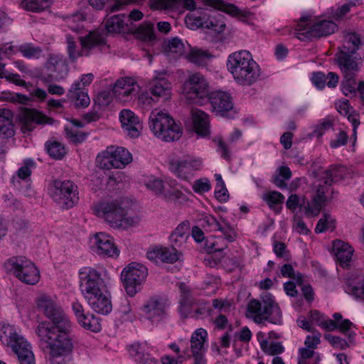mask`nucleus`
Here are the masks:
<instances>
[{
    "mask_svg": "<svg viewBox=\"0 0 364 364\" xmlns=\"http://www.w3.org/2000/svg\"><path fill=\"white\" fill-rule=\"evenodd\" d=\"M80 289L90 309L107 315L112 310V294L108 289L111 277L105 269L84 267L80 271Z\"/></svg>",
    "mask_w": 364,
    "mask_h": 364,
    "instance_id": "nucleus-1",
    "label": "nucleus"
},
{
    "mask_svg": "<svg viewBox=\"0 0 364 364\" xmlns=\"http://www.w3.org/2000/svg\"><path fill=\"white\" fill-rule=\"evenodd\" d=\"M36 332L40 341L46 344L52 360L70 354L74 348L75 336L70 318L56 324L48 321L39 323Z\"/></svg>",
    "mask_w": 364,
    "mask_h": 364,
    "instance_id": "nucleus-2",
    "label": "nucleus"
},
{
    "mask_svg": "<svg viewBox=\"0 0 364 364\" xmlns=\"http://www.w3.org/2000/svg\"><path fill=\"white\" fill-rule=\"evenodd\" d=\"M226 65L235 81L240 85L251 86L260 78L259 65L247 50H242L229 55Z\"/></svg>",
    "mask_w": 364,
    "mask_h": 364,
    "instance_id": "nucleus-3",
    "label": "nucleus"
},
{
    "mask_svg": "<svg viewBox=\"0 0 364 364\" xmlns=\"http://www.w3.org/2000/svg\"><path fill=\"white\" fill-rule=\"evenodd\" d=\"M362 45L359 34L355 32L346 33L343 44L338 46L335 55V62L341 74L359 73L362 58L358 51Z\"/></svg>",
    "mask_w": 364,
    "mask_h": 364,
    "instance_id": "nucleus-4",
    "label": "nucleus"
},
{
    "mask_svg": "<svg viewBox=\"0 0 364 364\" xmlns=\"http://www.w3.org/2000/svg\"><path fill=\"white\" fill-rule=\"evenodd\" d=\"M0 342L12 350L19 364L36 363L32 346L19 327L6 322L0 323Z\"/></svg>",
    "mask_w": 364,
    "mask_h": 364,
    "instance_id": "nucleus-5",
    "label": "nucleus"
},
{
    "mask_svg": "<svg viewBox=\"0 0 364 364\" xmlns=\"http://www.w3.org/2000/svg\"><path fill=\"white\" fill-rule=\"evenodd\" d=\"M107 12L100 27L80 38V45L86 56H89L95 49L106 51L109 48L107 38L114 33V15L112 14L114 12V5L109 7Z\"/></svg>",
    "mask_w": 364,
    "mask_h": 364,
    "instance_id": "nucleus-6",
    "label": "nucleus"
},
{
    "mask_svg": "<svg viewBox=\"0 0 364 364\" xmlns=\"http://www.w3.org/2000/svg\"><path fill=\"white\" fill-rule=\"evenodd\" d=\"M246 316L252 318L256 323H261L264 321L276 325L282 323L281 309L272 296L263 298L262 303L255 299H251L247 306Z\"/></svg>",
    "mask_w": 364,
    "mask_h": 364,
    "instance_id": "nucleus-7",
    "label": "nucleus"
},
{
    "mask_svg": "<svg viewBox=\"0 0 364 364\" xmlns=\"http://www.w3.org/2000/svg\"><path fill=\"white\" fill-rule=\"evenodd\" d=\"M149 127L156 137L167 142L178 140L183 133L179 124L169 114L161 112H151Z\"/></svg>",
    "mask_w": 364,
    "mask_h": 364,
    "instance_id": "nucleus-8",
    "label": "nucleus"
},
{
    "mask_svg": "<svg viewBox=\"0 0 364 364\" xmlns=\"http://www.w3.org/2000/svg\"><path fill=\"white\" fill-rule=\"evenodd\" d=\"M4 267L7 272L26 284L35 285L40 280L39 269L23 256L11 257L5 262Z\"/></svg>",
    "mask_w": 364,
    "mask_h": 364,
    "instance_id": "nucleus-9",
    "label": "nucleus"
},
{
    "mask_svg": "<svg viewBox=\"0 0 364 364\" xmlns=\"http://www.w3.org/2000/svg\"><path fill=\"white\" fill-rule=\"evenodd\" d=\"M340 177L339 170L336 168L323 171L321 179L316 186V194L312 198V203L306 201V205H303L304 213L307 215L315 216L319 213L326 202V193L329 191L333 183L337 181Z\"/></svg>",
    "mask_w": 364,
    "mask_h": 364,
    "instance_id": "nucleus-10",
    "label": "nucleus"
},
{
    "mask_svg": "<svg viewBox=\"0 0 364 364\" xmlns=\"http://www.w3.org/2000/svg\"><path fill=\"white\" fill-rule=\"evenodd\" d=\"M336 29L337 25L333 21L324 19L312 23L308 17H301L296 26V37L300 40L326 36Z\"/></svg>",
    "mask_w": 364,
    "mask_h": 364,
    "instance_id": "nucleus-11",
    "label": "nucleus"
},
{
    "mask_svg": "<svg viewBox=\"0 0 364 364\" xmlns=\"http://www.w3.org/2000/svg\"><path fill=\"white\" fill-rule=\"evenodd\" d=\"M50 196L63 208H73L78 202L77 186L71 181L55 180L48 188Z\"/></svg>",
    "mask_w": 364,
    "mask_h": 364,
    "instance_id": "nucleus-12",
    "label": "nucleus"
},
{
    "mask_svg": "<svg viewBox=\"0 0 364 364\" xmlns=\"http://www.w3.org/2000/svg\"><path fill=\"white\" fill-rule=\"evenodd\" d=\"M147 275V268L136 262H131L123 269L121 273V280L129 296H134L141 291Z\"/></svg>",
    "mask_w": 364,
    "mask_h": 364,
    "instance_id": "nucleus-13",
    "label": "nucleus"
},
{
    "mask_svg": "<svg viewBox=\"0 0 364 364\" xmlns=\"http://www.w3.org/2000/svg\"><path fill=\"white\" fill-rule=\"evenodd\" d=\"M210 86L206 78L200 73L191 75L183 85V94L191 103L203 105L208 100Z\"/></svg>",
    "mask_w": 364,
    "mask_h": 364,
    "instance_id": "nucleus-14",
    "label": "nucleus"
},
{
    "mask_svg": "<svg viewBox=\"0 0 364 364\" xmlns=\"http://www.w3.org/2000/svg\"><path fill=\"white\" fill-rule=\"evenodd\" d=\"M115 227L127 229L137 223L136 204L127 198L122 197L115 200Z\"/></svg>",
    "mask_w": 364,
    "mask_h": 364,
    "instance_id": "nucleus-15",
    "label": "nucleus"
},
{
    "mask_svg": "<svg viewBox=\"0 0 364 364\" xmlns=\"http://www.w3.org/2000/svg\"><path fill=\"white\" fill-rule=\"evenodd\" d=\"M201 166V160L191 157L171 159L168 163V170L178 178L185 181H189Z\"/></svg>",
    "mask_w": 364,
    "mask_h": 364,
    "instance_id": "nucleus-16",
    "label": "nucleus"
},
{
    "mask_svg": "<svg viewBox=\"0 0 364 364\" xmlns=\"http://www.w3.org/2000/svg\"><path fill=\"white\" fill-rule=\"evenodd\" d=\"M36 303L38 309L43 312L52 321L51 324H56L70 318L56 301L46 294L39 295L36 299Z\"/></svg>",
    "mask_w": 364,
    "mask_h": 364,
    "instance_id": "nucleus-17",
    "label": "nucleus"
},
{
    "mask_svg": "<svg viewBox=\"0 0 364 364\" xmlns=\"http://www.w3.org/2000/svg\"><path fill=\"white\" fill-rule=\"evenodd\" d=\"M208 333L204 328L196 329L191 337V354L187 355V358L193 360L192 364H206L205 353L207 346Z\"/></svg>",
    "mask_w": 364,
    "mask_h": 364,
    "instance_id": "nucleus-18",
    "label": "nucleus"
},
{
    "mask_svg": "<svg viewBox=\"0 0 364 364\" xmlns=\"http://www.w3.org/2000/svg\"><path fill=\"white\" fill-rule=\"evenodd\" d=\"M46 68L53 73L55 81L65 80L69 72V66L66 58L60 53H51L45 63Z\"/></svg>",
    "mask_w": 364,
    "mask_h": 364,
    "instance_id": "nucleus-19",
    "label": "nucleus"
},
{
    "mask_svg": "<svg viewBox=\"0 0 364 364\" xmlns=\"http://www.w3.org/2000/svg\"><path fill=\"white\" fill-rule=\"evenodd\" d=\"M168 299L165 296L155 295L150 297L143 306V311L149 319H162L167 313Z\"/></svg>",
    "mask_w": 364,
    "mask_h": 364,
    "instance_id": "nucleus-20",
    "label": "nucleus"
},
{
    "mask_svg": "<svg viewBox=\"0 0 364 364\" xmlns=\"http://www.w3.org/2000/svg\"><path fill=\"white\" fill-rule=\"evenodd\" d=\"M92 249L102 257H112L114 255V239L112 235L100 232L91 238Z\"/></svg>",
    "mask_w": 364,
    "mask_h": 364,
    "instance_id": "nucleus-21",
    "label": "nucleus"
},
{
    "mask_svg": "<svg viewBox=\"0 0 364 364\" xmlns=\"http://www.w3.org/2000/svg\"><path fill=\"white\" fill-rule=\"evenodd\" d=\"M19 119L23 133L33 131L37 124H49L51 120L41 112L32 109H23L20 114Z\"/></svg>",
    "mask_w": 364,
    "mask_h": 364,
    "instance_id": "nucleus-22",
    "label": "nucleus"
},
{
    "mask_svg": "<svg viewBox=\"0 0 364 364\" xmlns=\"http://www.w3.org/2000/svg\"><path fill=\"white\" fill-rule=\"evenodd\" d=\"M208 100L210 102L213 110L222 116L233 108L232 97L227 92L221 90L211 92L208 97Z\"/></svg>",
    "mask_w": 364,
    "mask_h": 364,
    "instance_id": "nucleus-23",
    "label": "nucleus"
},
{
    "mask_svg": "<svg viewBox=\"0 0 364 364\" xmlns=\"http://www.w3.org/2000/svg\"><path fill=\"white\" fill-rule=\"evenodd\" d=\"M72 309L77 318L78 323L83 328L93 332L101 331L100 319L93 314L84 312V307L79 301H75L72 304Z\"/></svg>",
    "mask_w": 364,
    "mask_h": 364,
    "instance_id": "nucleus-24",
    "label": "nucleus"
},
{
    "mask_svg": "<svg viewBox=\"0 0 364 364\" xmlns=\"http://www.w3.org/2000/svg\"><path fill=\"white\" fill-rule=\"evenodd\" d=\"M149 260L159 262L173 264L178 260L179 252L174 247H166L161 245L149 248L146 252Z\"/></svg>",
    "mask_w": 364,
    "mask_h": 364,
    "instance_id": "nucleus-25",
    "label": "nucleus"
},
{
    "mask_svg": "<svg viewBox=\"0 0 364 364\" xmlns=\"http://www.w3.org/2000/svg\"><path fill=\"white\" fill-rule=\"evenodd\" d=\"M122 127L127 132L129 136L136 138L139 136L141 124L139 117L130 109H124L119 113Z\"/></svg>",
    "mask_w": 364,
    "mask_h": 364,
    "instance_id": "nucleus-26",
    "label": "nucleus"
},
{
    "mask_svg": "<svg viewBox=\"0 0 364 364\" xmlns=\"http://www.w3.org/2000/svg\"><path fill=\"white\" fill-rule=\"evenodd\" d=\"M134 85L135 81L132 77L118 79L115 82V101L124 103L131 100L135 92Z\"/></svg>",
    "mask_w": 364,
    "mask_h": 364,
    "instance_id": "nucleus-27",
    "label": "nucleus"
},
{
    "mask_svg": "<svg viewBox=\"0 0 364 364\" xmlns=\"http://www.w3.org/2000/svg\"><path fill=\"white\" fill-rule=\"evenodd\" d=\"M94 214L109 225L114 224V198L109 196L95 203L92 206Z\"/></svg>",
    "mask_w": 364,
    "mask_h": 364,
    "instance_id": "nucleus-28",
    "label": "nucleus"
},
{
    "mask_svg": "<svg viewBox=\"0 0 364 364\" xmlns=\"http://www.w3.org/2000/svg\"><path fill=\"white\" fill-rule=\"evenodd\" d=\"M333 252L340 266L343 268L349 267L354 250L348 243L336 240L333 242Z\"/></svg>",
    "mask_w": 364,
    "mask_h": 364,
    "instance_id": "nucleus-29",
    "label": "nucleus"
},
{
    "mask_svg": "<svg viewBox=\"0 0 364 364\" xmlns=\"http://www.w3.org/2000/svg\"><path fill=\"white\" fill-rule=\"evenodd\" d=\"M171 83L164 77L156 78L151 82L149 91L151 95L150 99L158 101L160 98L167 100L171 97Z\"/></svg>",
    "mask_w": 364,
    "mask_h": 364,
    "instance_id": "nucleus-30",
    "label": "nucleus"
},
{
    "mask_svg": "<svg viewBox=\"0 0 364 364\" xmlns=\"http://www.w3.org/2000/svg\"><path fill=\"white\" fill-rule=\"evenodd\" d=\"M151 9L156 10H175L183 6L188 10L196 9V2L193 0H150Z\"/></svg>",
    "mask_w": 364,
    "mask_h": 364,
    "instance_id": "nucleus-31",
    "label": "nucleus"
},
{
    "mask_svg": "<svg viewBox=\"0 0 364 364\" xmlns=\"http://www.w3.org/2000/svg\"><path fill=\"white\" fill-rule=\"evenodd\" d=\"M78 84L73 83L68 90L67 97L69 100L73 102L77 108L87 107L90 104V99L87 90L77 87Z\"/></svg>",
    "mask_w": 364,
    "mask_h": 364,
    "instance_id": "nucleus-32",
    "label": "nucleus"
},
{
    "mask_svg": "<svg viewBox=\"0 0 364 364\" xmlns=\"http://www.w3.org/2000/svg\"><path fill=\"white\" fill-rule=\"evenodd\" d=\"M13 112L9 109H0V136L11 137L14 135Z\"/></svg>",
    "mask_w": 364,
    "mask_h": 364,
    "instance_id": "nucleus-33",
    "label": "nucleus"
},
{
    "mask_svg": "<svg viewBox=\"0 0 364 364\" xmlns=\"http://www.w3.org/2000/svg\"><path fill=\"white\" fill-rule=\"evenodd\" d=\"M358 73L341 74L342 80L341 82V90L343 94L346 96L353 95L357 92L358 83L356 77Z\"/></svg>",
    "mask_w": 364,
    "mask_h": 364,
    "instance_id": "nucleus-34",
    "label": "nucleus"
},
{
    "mask_svg": "<svg viewBox=\"0 0 364 364\" xmlns=\"http://www.w3.org/2000/svg\"><path fill=\"white\" fill-rule=\"evenodd\" d=\"M95 163L97 167L103 170H111L114 167V146H109L99 153Z\"/></svg>",
    "mask_w": 364,
    "mask_h": 364,
    "instance_id": "nucleus-35",
    "label": "nucleus"
},
{
    "mask_svg": "<svg viewBox=\"0 0 364 364\" xmlns=\"http://www.w3.org/2000/svg\"><path fill=\"white\" fill-rule=\"evenodd\" d=\"M193 127L197 134L205 136L209 134V122L207 114L202 112H196L193 114Z\"/></svg>",
    "mask_w": 364,
    "mask_h": 364,
    "instance_id": "nucleus-36",
    "label": "nucleus"
},
{
    "mask_svg": "<svg viewBox=\"0 0 364 364\" xmlns=\"http://www.w3.org/2000/svg\"><path fill=\"white\" fill-rule=\"evenodd\" d=\"M262 199L267 203L269 208L276 213H279L282 210V204L284 203V196L278 191H269L264 193Z\"/></svg>",
    "mask_w": 364,
    "mask_h": 364,
    "instance_id": "nucleus-37",
    "label": "nucleus"
},
{
    "mask_svg": "<svg viewBox=\"0 0 364 364\" xmlns=\"http://www.w3.org/2000/svg\"><path fill=\"white\" fill-rule=\"evenodd\" d=\"M203 2L206 6L223 11L232 16H237L240 14V11L236 6L227 4L223 0H203Z\"/></svg>",
    "mask_w": 364,
    "mask_h": 364,
    "instance_id": "nucleus-38",
    "label": "nucleus"
},
{
    "mask_svg": "<svg viewBox=\"0 0 364 364\" xmlns=\"http://www.w3.org/2000/svg\"><path fill=\"white\" fill-rule=\"evenodd\" d=\"M55 0H23L22 7L28 11L40 13L49 8Z\"/></svg>",
    "mask_w": 364,
    "mask_h": 364,
    "instance_id": "nucleus-39",
    "label": "nucleus"
},
{
    "mask_svg": "<svg viewBox=\"0 0 364 364\" xmlns=\"http://www.w3.org/2000/svg\"><path fill=\"white\" fill-rule=\"evenodd\" d=\"M129 355L139 364H145L149 359V355L144 353L141 343L136 342L127 347Z\"/></svg>",
    "mask_w": 364,
    "mask_h": 364,
    "instance_id": "nucleus-40",
    "label": "nucleus"
},
{
    "mask_svg": "<svg viewBox=\"0 0 364 364\" xmlns=\"http://www.w3.org/2000/svg\"><path fill=\"white\" fill-rule=\"evenodd\" d=\"M228 247V244L223 237H211L206 240L205 249L208 254L222 252Z\"/></svg>",
    "mask_w": 364,
    "mask_h": 364,
    "instance_id": "nucleus-41",
    "label": "nucleus"
},
{
    "mask_svg": "<svg viewBox=\"0 0 364 364\" xmlns=\"http://www.w3.org/2000/svg\"><path fill=\"white\" fill-rule=\"evenodd\" d=\"M203 18L204 17L202 18L200 16L196 18V23L198 26L207 28L216 33H220L225 30V24L223 21L215 18H209L206 21H203Z\"/></svg>",
    "mask_w": 364,
    "mask_h": 364,
    "instance_id": "nucleus-42",
    "label": "nucleus"
},
{
    "mask_svg": "<svg viewBox=\"0 0 364 364\" xmlns=\"http://www.w3.org/2000/svg\"><path fill=\"white\" fill-rule=\"evenodd\" d=\"M132 161V154L125 148H115V168H123Z\"/></svg>",
    "mask_w": 364,
    "mask_h": 364,
    "instance_id": "nucleus-43",
    "label": "nucleus"
},
{
    "mask_svg": "<svg viewBox=\"0 0 364 364\" xmlns=\"http://www.w3.org/2000/svg\"><path fill=\"white\" fill-rule=\"evenodd\" d=\"M135 33L138 38L144 41H152L156 39L154 24L149 22L141 24L136 28Z\"/></svg>",
    "mask_w": 364,
    "mask_h": 364,
    "instance_id": "nucleus-44",
    "label": "nucleus"
},
{
    "mask_svg": "<svg viewBox=\"0 0 364 364\" xmlns=\"http://www.w3.org/2000/svg\"><path fill=\"white\" fill-rule=\"evenodd\" d=\"M209 57L210 55L207 51L200 49H191L190 53L187 55L186 58L191 63L198 66H203L206 65Z\"/></svg>",
    "mask_w": 364,
    "mask_h": 364,
    "instance_id": "nucleus-45",
    "label": "nucleus"
},
{
    "mask_svg": "<svg viewBox=\"0 0 364 364\" xmlns=\"http://www.w3.org/2000/svg\"><path fill=\"white\" fill-rule=\"evenodd\" d=\"M19 52L28 59H38L42 54L40 47H35L31 43H25L18 46Z\"/></svg>",
    "mask_w": 364,
    "mask_h": 364,
    "instance_id": "nucleus-46",
    "label": "nucleus"
},
{
    "mask_svg": "<svg viewBox=\"0 0 364 364\" xmlns=\"http://www.w3.org/2000/svg\"><path fill=\"white\" fill-rule=\"evenodd\" d=\"M113 95L114 85H111L107 90H102L97 94L95 103L100 107H106L112 101Z\"/></svg>",
    "mask_w": 364,
    "mask_h": 364,
    "instance_id": "nucleus-47",
    "label": "nucleus"
},
{
    "mask_svg": "<svg viewBox=\"0 0 364 364\" xmlns=\"http://www.w3.org/2000/svg\"><path fill=\"white\" fill-rule=\"evenodd\" d=\"M46 146L48 154L55 159H61L65 154L64 146L58 141L47 142Z\"/></svg>",
    "mask_w": 364,
    "mask_h": 364,
    "instance_id": "nucleus-48",
    "label": "nucleus"
},
{
    "mask_svg": "<svg viewBox=\"0 0 364 364\" xmlns=\"http://www.w3.org/2000/svg\"><path fill=\"white\" fill-rule=\"evenodd\" d=\"M67 53L70 60L73 63L81 56H86L84 54L83 48L81 46L80 50L77 49L76 43L70 36L67 37Z\"/></svg>",
    "mask_w": 364,
    "mask_h": 364,
    "instance_id": "nucleus-49",
    "label": "nucleus"
},
{
    "mask_svg": "<svg viewBox=\"0 0 364 364\" xmlns=\"http://www.w3.org/2000/svg\"><path fill=\"white\" fill-rule=\"evenodd\" d=\"M262 350L268 355L277 356L284 352V347L282 342L268 341Z\"/></svg>",
    "mask_w": 364,
    "mask_h": 364,
    "instance_id": "nucleus-50",
    "label": "nucleus"
},
{
    "mask_svg": "<svg viewBox=\"0 0 364 364\" xmlns=\"http://www.w3.org/2000/svg\"><path fill=\"white\" fill-rule=\"evenodd\" d=\"M334 228V220L331 219L329 215L324 214L323 218L318 221L315 228V232L321 233L328 230H333Z\"/></svg>",
    "mask_w": 364,
    "mask_h": 364,
    "instance_id": "nucleus-51",
    "label": "nucleus"
},
{
    "mask_svg": "<svg viewBox=\"0 0 364 364\" xmlns=\"http://www.w3.org/2000/svg\"><path fill=\"white\" fill-rule=\"evenodd\" d=\"M179 289L181 291V306L183 308L191 306L194 302L191 291L184 283L180 284Z\"/></svg>",
    "mask_w": 364,
    "mask_h": 364,
    "instance_id": "nucleus-52",
    "label": "nucleus"
},
{
    "mask_svg": "<svg viewBox=\"0 0 364 364\" xmlns=\"http://www.w3.org/2000/svg\"><path fill=\"white\" fill-rule=\"evenodd\" d=\"M162 196L166 201L183 202L188 200L181 191L175 188L164 191Z\"/></svg>",
    "mask_w": 364,
    "mask_h": 364,
    "instance_id": "nucleus-53",
    "label": "nucleus"
},
{
    "mask_svg": "<svg viewBox=\"0 0 364 364\" xmlns=\"http://www.w3.org/2000/svg\"><path fill=\"white\" fill-rule=\"evenodd\" d=\"M188 227L184 224H180L177 226L175 230L170 236V240L173 243L183 242H184L187 235Z\"/></svg>",
    "mask_w": 364,
    "mask_h": 364,
    "instance_id": "nucleus-54",
    "label": "nucleus"
},
{
    "mask_svg": "<svg viewBox=\"0 0 364 364\" xmlns=\"http://www.w3.org/2000/svg\"><path fill=\"white\" fill-rule=\"evenodd\" d=\"M184 44L178 37L172 38L166 42V50L169 52L181 55L184 52Z\"/></svg>",
    "mask_w": 364,
    "mask_h": 364,
    "instance_id": "nucleus-55",
    "label": "nucleus"
},
{
    "mask_svg": "<svg viewBox=\"0 0 364 364\" xmlns=\"http://www.w3.org/2000/svg\"><path fill=\"white\" fill-rule=\"evenodd\" d=\"M281 274L284 277L296 280L298 284L303 282V275L299 272L296 274L292 265L290 264H285L281 267Z\"/></svg>",
    "mask_w": 364,
    "mask_h": 364,
    "instance_id": "nucleus-56",
    "label": "nucleus"
},
{
    "mask_svg": "<svg viewBox=\"0 0 364 364\" xmlns=\"http://www.w3.org/2000/svg\"><path fill=\"white\" fill-rule=\"evenodd\" d=\"M192 188L195 193L202 194L211 189V184L207 178H202L194 181Z\"/></svg>",
    "mask_w": 364,
    "mask_h": 364,
    "instance_id": "nucleus-57",
    "label": "nucleus"
},
{
    "mask_svg": "<svg viewBox=\"0 0 364 364\" xmlns=\"http://www.w3.org/2000/svg\"><path fill=\"white\" fill-rule=\"evenodd\" d=\"M65 132L66 134V136L74 143H79L83 141L87 135L84 133L79 132L78 130L74 128H65Z\"/></svg>",
    "mask_w": 364,
    "mask_h": 364,
    "instance_id": "nucleus-58",
    "label": "nucleus"
},
{
    "mask_svg": "<svg viewBox=\"0 0 364 364\" xmlns=\"http://www.w3.org/2000/svg\"><path fill=\"white\" fill-rule=\"evenodd\" d=\"M146 186L151 191H154L156 194H163L164 182L162 180L151 178L146 183Z\"/></svg>",
    "mask_w": 364,
    "mask_h": 364,
    "instance_id": "nucleus-59",
    "label": "nucleus"
},
{
    "mask_svg": "<svg viewBox=\"0 0 364 364\" xmlns=\"http://www.w3.org/2000/svg\"><path fill=\"white\" fill-rule=\"evenodd\" d=\"M306 205V202L304 200L302 203H299V198L297 195L291 194L289 196L287 201L286 203V206L288 209L294 211L299 206L301 209L304 210V208L303 205Z\"/></svg>",
    "mask_w": 364,
    "mask_h": 364,
    "instance_id": "nucleus-60",
    "label": "nucleus"
},
{
    "mask_svg": "<svg viewBox=\"0 0 364 364\" xmlns=\"http://www.w3.org/2000/svg\"><path fill=\"white\" fill-rule=\"evenodd\" d=\"M348 139V134L344 131H341L336 139H333L330 142V146L332 149H336L342 146H345L347 144Z\"/></svg>",
    "mask_w": 364,
    "mask_h": 364,
    "instance_id": "nucleus-61",
    "label": "nucleus"
},
{
    "mask_svg": "<svg viewBox=\"0 0 364 364\" xmlns=\"http://www.w3.org/2000/svg\"><path fill=\"white\" fill-rule=\"evenodd\" d=\"M325 338L336 348H340L341 349L345 348L348 343L346 341L340 336H333L331 334H326Z\"/></svg>",
    "mask_w": 364,
    "mask_h": 364,
    "instance_id": "nucleus-62",
    "label": "nucleus"
},
{
    "mask_svg": "<svg viewBox=\"0 0 364 364\" xmlns=\"http://www.w3.org/2000/svg\"><path fill=\"white\" fill-rule=\"evenodd\" d=\"M34 163L33 160L28 159L25 161V165L21 166L17 172L18 176L21 179H26L31 174L30 167L33 166Z\"/></svg>",
    "mask_w": 364,
    "mask_h": 364,
    "instance_id": "nucleus-63",
    "label": "nucleus"
},
{
    "mask_svg": "<svg viewBox=\"0 0 364 364\" xmlns=\"http://www.w3.org/2000/svg\"><path fill=\"white\" fill-rule=\"evenodd\" d=\"M215 196L220 203L226 202L229 198V194L225 185L215 186Z\"/></svg>",
    "mask_w": 364,
    "mask_h": 364,
    "instance_id": "nucleus-64",
    "label": "nucleus"
}]
</instances>
